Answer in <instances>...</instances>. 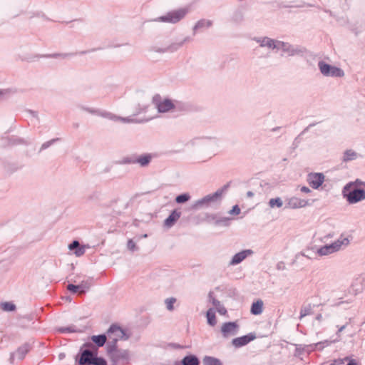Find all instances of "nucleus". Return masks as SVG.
<instances>
[{
    "label": "nucleus",
    "mask_w": 365,
    "mask_h": 365,
    "mask_svg": "<svg viewBox=\"0 0 365 365\" xmlns=\"http://www.w3.org/2000/svg\"><path fill=\"white\" fill-rule=\"evenodd\" d=\"M356 158V153L351 150H346L344 153V160H345V161L351 160L355 159Z\"/></svg>",
    "instance_id": "21"
},
{
    "label": "nucleus",
    "mask_w": 365,
    "mask_h": 365,
    "mask_svg": "<svg viewBox=\"0 0 365 365\" xmlns=\"http://www.w3.org/2000/svg\"><path fill=\"white\" fill-rule=\"evenodd\" d=\"M310 185L312 187L317 189L319 187V175L316 174L315 175H309V179Z\"/></svg>",
    "instance_id": "15"
},
{
    "label": "nucleus",
    "mask_w": 365,
    "mask_h": 365,
    "mask_svg": "<svg viewBox=\"0 0 365 365\" xmlns=\"http://www.w3.org/2000/svg\"><path fill=\"white\" fill-rule=\"evenodd\" d=\"M82 287V285H73V284H68V287H67V289L73 292V293H76L78 291V289Z\"/></svg>",
    "instance_id": "27"
},
{
    "label": "nucleus",
    "mask_w": 365,
    "mask_h": 365,
    "mask_svg": "<svg viewBox=\"0 0 365 365\" xmlns=\"http://www.w3.org/2000/svg\"><path fill=\"white\" fill-rule=\"evenodd\" d=\"M92 341L96 344L98 346H102L106 341V336L104 334L93 336Z\"/></svg>",
    "instance_id": "16"
},
{
    "label": "nucleus",
    "mask_w": 365,
    "mask_h": 365,
    "mask_svg": "<svg viewBox=\"0 0 365 365\" xmlns=\"http://www.w3.org/2000/svg\"><path fill=\"white\" fill-rule=\"evenodd\" d=\"M292 203L296 207H303L305 205V202L304 201H299L297 198L292 199Z\"/></svg>",
    "instance_id": "28"
},
{
    "label": "nucleus",
    "mask_w": 365,
    "mask_h": 365,
    "mask_svg": "<svg viewBox=\"0 0 365 365\" xmlns=\"http://www.w3.org/2000/svg\"><path fill=\"white\" fill-rule=\"evenodd\" d=\"M264 303L262 300L258 299L256 302H253L251 307L250 312L254 315H258L262 314L263 311Z\"/></svg>",
    "instance_id": "12"
},
{
    "label": "nucleus",
    "mask_w": 365,
    "mask_h": 365,
    "mask_svg": "<svg viewBox=\"0 0 365 365\" xmlns=\"http://www.w3.org/2000/svg\"><path fill=\"white\" fill-rule=\"evenodd\" d=\"M347 365H359L358 363L356 361V360L354 359H351L349 360V363L347 364Z\"/></svg>",
    "instance_id": "32"
},
{
    "label": "nucleus",
    "mask_w": 365,
    "mask_h": 365,
    "mask_svg": "<svg viewBox=\"0 0 365 365\" xmlns=\"http://www.w3.org/2000/svg\"><path fill=\"white\" fill-rule=\"evenodd\" d=\"M212 25V23L209 20H201L198 21L195 26V29H200L202 27H209Z\"/></svg>",
    "instance_id": "24"
},
{
    "label": "nucleus",
    "mask_w": 365,
    "mask_h": 365,
    "mask_svg": "<svg viewBox=\"0 0 365 365\" xmlns=\"http://www.w3.org/2000/svg\"><path fill=\"white\" fill-rule=\"evenodd\" d=\"M151 155L149 154L140 156L138 158L136 159L135 162L139 163L141 166H145L147 165L150 160H151Z\"/></svg>",
    "instance_id": "17"
},
{
    "label": "nucleus",
    "mask_w": 365,
    "mask_h": 365,
    "mask_svg": "<svg viewBox=\"0 0 365 365\" xmlns=\"http://www.w3.org/2000/svg\"><path fill=\"white\" fill-rule=\"evenodd\" d=\"M261 46H267L269 48H275V42L273 39H271L269 38H264L260 43Z\"/></svg>",
    "instance_id": "19"
},
{
    "label": "nucleus",
    "mask_w": 365,
    "mask_h": 365,
    "mask_svg": "<svg viewBox=\"0 0 365 365\" xmlns=\"http://www.w3.org/2000/svg\"><path fill=\"white\" fill-rule=\"evenodd\" d=\"M182 365H199L198 359L194 355H189L183 358L182 360Z\"/></svg>",
    "instance_id": "13"
},
{
    "label": "nucleus",
    "mask_w": 365,
    "mask_h": 365,
    "mask_svg": "<svg viewBox=\"0 0 365 365\" xmlns=\"http://www.w3.org/2000/svg\"><path fill=\"white\" fill-rule=\"evenodd\" d=\"M79 247V243L78 241H73L70 245H69V249L70 250H73L75 248H78Z\"/></svg>",
    "instance_id": "31"
},
{
    "label": "nucleus",
    "mask_w": 365,
    "mask_h": 365,
    "mask_svg": "<svg viewBox=\"0 0 365 365\" xmlns=\"http://www.w3.org/2000/svg\"><path fill=\"white\" fill-rule=\"evenodd\" d=\"M185 9H180L168 12L166 15L159 18L161 21L175 24L181 20L187 14Z\"/></svg>",
    "instance_id": "4"
},
{
    "label": "nucleus",
    "mask_w": 365,
    "mask_h": 365,
    "mask_svg": "<svg viewBox=\"0 0 365 365\" xmlns=\"http://www.w3.org/2000/svg\"><path fill=\"white\" fill-rule=\"evenodd\" d=\"M322 178H323V176H322V174L321 173V181H320L321 185L322 184V182H323Z\"/></svg>",
    "instance_id": "36"
},
{
    "label": "nucleus",
    "mask_w": 365,
    "mask_h": 365,
    "mask_svg": "<svg viewBox=\"0 0 365 365\" xmlns=\"http://www.w3.org/2000/svg\"><path fill=\"white\" fill-rule=\"evenodd\" d=\"M2 310L6 312L14 311L16 306L11 302H2L0 305Z\"/></svg>",
    "instance_id": "20"
},
{
    "label": "nucleus",
    "mask_w": 365,
    "mask_h": 365,
    "mask_svg": "<svg viewBox=\"0 0 365 365\" xmlns=\"http://www.w3.org/2000/svg\"><path fill=\"white\" fill-rule=\"evenodd\" d=\"M204 362L206 365H222L220 360L212 357H205Z\"/></svg>",
    "instance_id": "23"
},
{
    "label": "nucleus",
    "mask_w": 365,
    "mask_h": 365,
    "mask_svg": "<svg viewBox=\"0 0 365 365\" xmlns=\"http://www.w3.org/2000/svg\"><path fill=\"white\" fill-rule=\"evenodd\" d=\"M239 326L236 322L224 323L221 327V332L224 337L234 336L238 331Z\"/></svg>",
    "instance_id": "7"
},
{
    "label": "nucleus",
    "mask_w": 365,
    "mask_h": 365,
    "mask_svg": "<svg viewBox=\"0 0 365 365\" xmlns=\"http://www.w3.org/2000/svg\"><path fill=\"white\" fill-rule=\"evenodd\" d=\"M343 193L350 203H356L365 199V191L356 188L355 183L348 184L344 187Z\"/></svg>",
    "instance_id": "1"
},
{
    "label": "nucleus",
    "mask_w": 365,
    "mask_h": 365,
    "mask_svg": "<svg viewBox=\"0 0 365 365\" xmlns=\"http://www.w3.org/2000/svg\"><path fill=\"white\" fill-rule=\"evenodd\" d=\"M269 205L272 208L274 207H281L282 206V201L279 197L272 198L269 200Z\"/></svg>",
    "instance_id": "22"
},
{
    "label": "nucleus",
    "mask_w": 365,
    "mask_h": 365,
    "mask_svg": "<svg viewBox=\"0 0 365 365\" xmlns=\"http://www.w3.org/2000/svg\"><path fill=\"white\" fill-rule=\"evenodd\" d=\"M207 322L210 326H215L217 324L215 312L213 309H210L207 312Z\"/></svg>",
    "instance_id": "14"
},
{
    "label": "nucleus",
    "mask_w": 365,
    "mask_h": 365,
    "mask_svg": "<svg viewBox=\"0 0 365 365\" xmlns=\"http://www.w3.org/2000/svg\"><path fill=\"white\" fill-rule=\"evenodd\" d=\"M154 102L160 113L168 112L174 108V104L169 99L161 100L160 97L156 96L154 98Z\"/></svg>",
    "instance_id": "6"
},
{
    "label": "nucleus",
    "mask_w": 365,
    "mask_h": 365,
    "mask_svg": "<svg viewBox=\"0 0 365 365\" xmlns=\"http://www.w3.org/2000/svg\"><path fill=\"white\" fill-rule=\"evenodd\" d=\"M256 339V335L254 333H250L247 335L237 337L232 341V344L235 348H240L243 346H245L248 344L252 341L255 340Z\"/></svg>",
    "instance_id": "9"
},
{
    "label": "nucleus",
    "mask_w": 365,
    "mask_h": 365,
    "mask_svg": "<svg viewBox=\"0 0 365 365\" xmlns=\"http://www.w3.org/2000/svg\"><path fill=\"white\" fill-rule=\"evenodd\" d=\"M301 190H302V192H306L309 191V188H307V187H302Z\"/></svg>",
    "instance_id": "34"
},
{
    "label": "nucleus",
    "mask_w": 365,
    "mask_h": 365,
    "mask_svg": "<svg viewBox=\"0 0 365 365\" xmlns=\"http://www.w3.org/2000/svg\"><path fill=\"white\" fill-rule=\"evenodd\" d=\"M190 199V196L187 194H183L178 195L175 200L178 203H182L187 201Z\"/></svg>",
    "instance_id": "25"
},
{
    "label": "nucleus",
    "mask_w": 365,
    "mask_h": 365,
    "mask_svg": "<svg viewBox=\"0 0 365 365\" xmlns=\"http://www.w3.org/2000/svg\"><path fill=\"white\" fill-rule=\"evenodd\" d=\"M107 334L108 337L114 342L128 338L126 331L116 324L111 325Z\"/></svg>",
    "instance_id": "5"
},
{
    "label": "nucleus",
    "mask_w": 365,
    "mask_h": 365,
    "mask_svg": "<svg viewBox=\"0 0 365 365\" xmlns=\"http://www.w3.org/2000/svg\"><path fill=\"white\" fill-rule=\"evenodd\" d=\"M247 195H248L249 197H252V196H253V193H252V192H247Z\"/></svg>",
    "instance_id": "35"
},
{
    "label": "nucleus",
    "mask_w": 365,
    "mask_h": 365,
    "mask_svg": "<svg viewBox=\"0 0 365 365\" xmlns=\"http://www.w3.org/2000/svg\"><path fill=\"white\" fill-rule=\"evenodd\" d=\"M321 73L327 76L341 77L344 76V71L335 66L321 63Z\"/></svg>",
    "instance_id": "8"
},
{
    "label": "nucleus",
    "mask_w": 365,
    "mask_h": 365,
    "mask_svg": "<svg viewBox=\"0 0 365 365\" xmlns=\"http://www.w3.org/2000/svg\"><path fill=\"white\" fill-rule=\"evenodd\" d=\"M305 315H306V314H302L301 317H304Z\"/></svg>",
    "instance_id": "38"
},
{
    "label": "nucleus",
    "mask_w": 365,
    "mask_h": 365,
    "mask_svg": "<svg viewBox=\"0 0 365 365\" xmlns=\"http://www.w3.org/2000/svg\"><path fill=\"white\" fill-rule=\"evenodd\" d=\"M230 215H239L240 213V208L238 205L233 206L232 209L229 212Z\"/></svg>",
    "instance_id": "29"
},
{
    "label": "nucleus",
    "mask_w": 365,
    "mask_h": 365,
    "mask_svg": "<svg viewBox=\"0 0 365 365\" xmlns=\"http://www.w3.org/2000/svg\"><path fill=\"white\" fill-rule=\"evenodd\" d=\"M180 212L174 210L172 212V213L170 215V216L165 220L164 225L165 226L168 227H172L175 222L178 220V219L180 217Z\"/></svg>",
    "instance_id": "11"
},
{
    "label": "nucleus",
    "mask_w": 365,
    "mask_h": 365,
    "mask_svg": "<svg viewBox=\"0 0 365 365\" xmlns=\"http://www.w3.org/2000/svg\"><path fill=\"white\" fill-rule=\"evenodd\" d=\"M27 353V349L25 348H20L17 350L15 355L19 359H23ZM14 359V354H13L11 357V362L13 363Z\"/></svg>",
    "instance_id": "18"
},
{
    "label": "nucleus",
    "mask_w": 365,
    "mask_h": 365,
    "mask_svg": "<svg viewBox=\"0 0 365 365\" xmlns=\"http://www.w3.org/2000/svg\"><path fill=\"white\" fill-rule=\"evenodd\" d=\"M219 313L221 314H225L227 311L225 308H220L218 310Z\"/></svg>",
    "instance_id": "33"
},
{
    "label": "nucleus",
    "mask_w": 365,
    "mask_h": 365,
    "mask_svg": "<svg viewBox=\"0 0 365 365\" xmlns=\"http://www.w3.org/2000/svg\"><path fill=\"white\" fill-rule=\"evenodd\" d=\"M85 252V248L83 247H78L75 251V254L76 256L80 257L83 255Z\"/></svg>",
    "instance_id": "30"
},
{
    "label": "nucleus",
    "mask_w": 365,
    "mask_h": 365,
    "mask_svg": "<svg viewBox=\"0 0 365 365\" xmlns=\"http://www.w3.org/2000/svg\"><path fill=\"white\" fill-rule=\"evenodd\" d=\"M175 301L176 299L175 298H170L165 300V304L168 309H169L170 311L173 309V304L175 302Z\"/></svg>",
    "instance_id": "26"
},
{
    "label": "nucleus",
    "mask_w": 365,
    "mask_h": 365,
    "mask_svg": "<svg viewBox=\"0 0 365 365\" xmlns=\"http://www.w3.org/2000/svg\"><path fill=\"white\" fill-rule=\"evenodd\" d=\"M251 253H252V251H250V250H244V251L237 253L232 257L230 264L234 265V264L240 263L242 260H244Z\"/></svg>",
    "instance_id": "10"
},
{
    "label": "nucleus",
    "mask_w": 365,
    "mask_h": 365,
    "mask_svg": "<svg viewBox=\"0 0 365 365\" xmlns=\"http://www.w3.org/2000/svg\"><path fill=\"white\" fill-rule=\"evenodd\" d=\"M175 48H176V47H175V48H171V47H170V48H169V50H170V51H173V50H174V49H175Z\"/></svg>",
    "instance_id": "37"
},
{
    "label": "nucleus",
    "mask_w": 365,
    "mask_h": 365,
    "mask_svg": "<svg viewBox=\"0 0 365 365\" xmlns=\"http://www.w3.org/2000/svg\"><path fill=\"white\" fill-rule=\"evenodd\" d=\"M349 244V237L341 235L340 238L334 242L321 247V255H329L334 253L340 250L343 247H346Z\"/></svg>",
    "instance_id": "3"
},
{
    "label": "nucleus",
    "mask_w": 365,
    "mask_h": 365,
    "mask_svg": "<svg viewBox=\"0 0 365 365\" xmlns=\"http://www.w3.org/2000/svg\"><path fill=\"white\" fill-rule=\"evenodd\" d=\"M81 365H107L106 361L102 357H98L96 352L84 350L79 359Z\"/></svg>",
    "instance_id": "2"
}]
</instances>
